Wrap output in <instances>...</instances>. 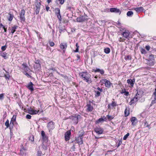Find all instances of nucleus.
<instances>
[{"label": "nucleus", "mask_w": 156, "mask_h": 156, "mask_svg": "<svg viewBox=\"0 0 156 156\" xmlns=\"http://www.w3.org/2000/svg\"><path fill=\"white\" fill-rule=\"evenodd\" d=\"M79 75L81 78L83 79V80L87 83H90L91 82V76L87 72H83L80 73Z\"/></svg>", "instance_id": "obj_1"}, {"label": "nucleus", "mask_w": 156, "mask_h": 156, "mask_svg": "<svg viewBox=\"0 0 156 156\" xmlns=\"http://www.w3.org/2000/svg\"><path fill=\"white\" fill-rule=\"evenodd\" d=\"M80 115H75L74 116H72L69 117V118L72 120L73 123L77 124L78 122V119L80 118Z\"/></svg>", "instance_id": "obj_2"}, {"label": "nucleus", "mask_w": 156, "mask_h": 156, "mask_svg": "<svg viewBox=\"0 0 156 156\" xmlns=\"http://www.w3.org/2000/svg\"><path fill=\"white\" fill-rule=\"evenodd\" d=\"M25 12L24 9H23L21 10L20 13V20L21 21L25 22Z\"/></svg>", "instance_id": "obj_3"}, {"label": "nucleus", "mask_w": 156, "mask_h": 156, "mask_svg": "<svg viewBox=\"0 0 156 156\" xmlns=\"http://www.w3.org/2000/svg\"><path fill=\"white\" fill-rule=\"evenodd\" d=\"M130 34V33L129 30H125L124 31L122 32V35L126 39H129V38L131 37L129 36Z\"/></svg>", "instance_id": "obj_4"}, {"label": "nucleus", "mask_w": 156, "mask_h": 156, "mask_svg": "<svg viewBox=\"0 0 156 156\" xmlns=\"http://www.w3.org/2000/svg\"><path fill=\"white\" fill-rule=\"evenodd\" d=\"M87 20V17L85 16H81L76 19V20L78 22H82Z\"/></svg>", "instance_id": "obj_5"}, {"label": "nucleus", "mask_w": 156, "mask_h": 156, "mask_svg": "<svg viewBox=\"0 0 156 156\" xmlns=\"http://www.w3.org/2000/svg\"><path fill=\"white\" fill-rule=\"evenodd\" d=\"M54 123L52 121H50L47 124V126L50 131V130L53 129L54 128Z\"/></svg>", "instance_id": "obj_6"}, {"label": "nucleus", "mask_w": 156, "mask_h": 156, "mask_svg": "<svg viewBox=\"0 0 156 156\" xmlns=\"http://www.w3.org/2000/svg\"><path fill=\"white\" fill-rule=\"evenodd\" d=\"M40 113L39 110H36L35 109H34L33 108H30V109L28 110V113L31 115H35L38 113Z\"/></svg>", "instance_id": "obj_7"}, {"label": "nucleus", "mask_w": 156, "mask_h": 156, "mask_svg": "<svg viewBox=\"0 0 156 156\" xmlns=\"http://www.w3.org/2000/svg\"><path fill=\"white\" fill-rule=\"evenodd\" d=\"M94 131L97 133L98 134H102L104 132L103 129L102 128L98 127L95 128Z\"/></svg>", "instance_id": "obj_8"}, {"label": "nucleus", "mask_w": 156, "mask_h": 156, "mask_svg": "<svg viewBox=\"0 0 156 156\" xmlns=\"http://www.w3.org/2000/svg\"><path fill=\"white\" fill-rule=\"evenodd\" d=\"M71 134L70 130L68 131L65 134V140L67 141L69 140L70 136Z\"/></svg>", "instance_id": "obj_9"}, {"label": "nucleus", "mask_w": 156, "mask_h": 156, "mask_svg": "<svg viewBox=\"0 0 156 156\" xmlns=\"http://www.w3.org/2000/svg\"><path fill=\"white\" fill-rule=\"evenodd\" d=\"M152 98H154V100H152L150 106L156 103V89H155V91L153 93Z\"/></svg>", "instance_id": "obj_10"}, {"label": "nucleus", "mask_w": 156, "mask_h": 156, "mask_svg": "<svg viewBox=\"0 0 156 156\" xmlns=\"http://www.w3.org/2000/svg\"><path fill=\"white\" fill-rule=\"evenodd\" d=\"M107 118L105 116H104L103 118H101L96 121V124H99L100 123L103 122L104 121H106Z\"/></svg>", "instance_id": "obj_11"}, {"label": "nucleus", "mask_w": 156, "mask_h": 156, "mask_svg": "<svg viewBox=\"0 0 156 156\" xmlns=\"http://www.w3.org/2000/svg\"><path fill=\"white\" fill-rule=\"evenodd\" d=\"M41 5L40 2H37L36 4L35 12L36 14H38L39 13Z\"/></svg>", "instance_id": "obj_12"}, {"label": "nucleus", "mask_w": 156, "mask_h": 156, "mask_svg": "<svg viewBox=\"0 0 156 156\" xmlns=\"http://www.w3.org/2000/svg\"><path fill=\"white\" fill-rule=\"evenodd\" d=\"M103 81L104 82H103V83H105V85L106 87H109L111 84H112V83H111L110 81L107 80L106 79H103Z\"/></svg>", "instance_id": "obj_13"}, {"label": "nucleus", "mask_w": 156, "mask_h": 156, "mask_svg": "<svg viewBox=\"0 0 156 156\" xmlns=\"http://www.w3.org/2000/svg\"><path fill=\"white\" fill-rule=\"evenodd\" d=\"M33 85V83L32 82H30L26 86V87L31 91H32L34 90Z\"/></svg>", "instance_id": "obj_14"}, {"label": "nucleus", "mask_w": 156, "mask_h": 156, "mask_svg": "<svg viewBox=\"0 0 156 156\" xmlns=\"http://www.w3.org/2000/svg\"><path fill=\"white\" fill-rule=\"evenodd\" d=\"M67 44L65 43H61L60 44V47L61 49H62L64 51H65L67 47Z\"/></svg>", "instance_id": "obj_15"}, {"label": "nucleus", "mask_w": 156, "mask_h": 156, "mask_svg": "<svg viewBox=\"0 0 156 156\" xmlns=\"http://www.w3.org/2000/svg\"><path fill=\"white\" fill-rule=\"evenodd\" d=\"M139 99L138 98L135 96V97L132 99L129 102V105H132V104L135 103Z\"/></svg>", "instance_id": "obj_16"}, {"label": "nucleus", "mask_w": 156, "mask_h": 156, "mask_svg": "<svg viewBox=\"0 0 156 156\" xmlns=\"http://www.w3.org/2000/svg\"><path fill=\"white\" fill-rule=\"evenodd\" d=\"M48 143L46 142H42L41 145L42 148L44 150H47L48 149Z\"/></svg>", "instance_id": "obj_17"}, {"label": "nucleus", "mask_w": 156, "mask_h": 156, "mask_svg": "<svg viewBox=\"0 0 156 156\" xmlns=\"http://www.w3.org/2000/svg\"><path fill=\"white\" fill-rule=\"evenodd\" d=\"M135 82V79H133L132 80L130 79H128L127 80V83L129 84H130L131 87H133V86Z\"/></svg>", "instance_id": "obj_18"}, {"label": "nucleus", "mask_w": 156, "mask_h": 156, "mask_svg": "<svg viewBox=\"0 0 156 156\" xmlns=\"http://www.w3.org/2000/svg\"><path fill=\"white\" fill-rule=\"evenodd\" d=\"M87 110L88 112H91L93 109V107L90 104H88L86 105Z\"/></svg>", "instance_id": "obj_19"}, {"label": "nucleus", "mask_w": 156, "mask_h": 156, "mask_svg": "<svg viewBox=\"0 0 156 156\" xmlns=\"http://www.w3.org/2000/svg\"><path fill=\"white\" fill-rule=\"evenodd\" d=\"M143 92L142 90H138L135 96L139 99L143 94Z\"/></svg>", "instance_id": "obj_20"}, {"label": "nucleus", "mask_w": 156, "mask_h": 156, "mask_svg": "<svg viewBox=\"0 0 156 156\" xmlns=\"http://www.w3.org/2000/svg\"><path fill=\"white\" fill-rule=\"evenodd\" d=\"M76 140L77 143L79 144H83V138L82 137H78L76 139Z\"/></svg>", "instance_id": "obj_21"}, {"label": "nucleus", "mask_w": 156, "mask_h": 156, "mask_svg": "<svg viewBox=\"0 0 156 156\" xmlns=\"http://www.w3.org/2000/svg\"><path fill=\"white\" fill-rule=\"evenodd\" d=\"M110 11L111 12H114L116 13L120 12L119 9L116 8H111L110 9Z\"/></svg>", "instance_id": "obj_22"}, {"label": "nucleus", "mask_w": 156, "mask_h": 156, "mask_svg": "<svg viewBox=\"0 0 156 156\" xmlns=\"http://www.w3.org/2000/svg\"><path fill=\"white\" fill-rule=\"evenodd\" d=\"M9 16L7 17V19L10 21H11L14 17V15L13 14H11V12H9Z\"/></svg>", "instance_id": "obj_23"}, {"label": "nucleus", "mask_w": 156, "mask_h": 156, "mask_svg": "<svg viewBox=\"0 0 156 156\" xmlns=\"http://www.w3.org/2000/svg\"><path fill=\"white\" fill-rule=\"evenodd\" d=\"M94 71L95 72H99L101 74L103 75L104 73V71L102 69H94Z\"/></svg>", "instance_id": "obj_24"}, {"label": "nucleus", "mask_w": 156, "mask_h": 156, "mask_svg": "<svg viewBox=\"0 0 156 156\" xmlns=\"http://www.w3.org/2000/svg\"><path fill=\"white\" fill-rule=\"evenodd\" d=\"M137 119L136 117H133L131 118V121L132 124L133 125H136Z\"/></svg>", "instance_id": "obj_25"}, {"label": "nucleus", "mask_w": 156, "mask_h": 156, "mask_svg": "<svg viewBox=\"0 0 156 156\" xmlns=\"http://www.w3.org/2000/svg\"><path fill=\"white\" fill-rule=\"evenodd\" d=\"M134 9L137 12H139L143 11L144 10V9L142 7H140L138 8H135Z\"/></svg>", "instance_id": "obj_26"}, {"label": "nucleus", "mask_w": 156, "mask_h": 156, "mask_svg": "<svg viewBox=\"0 0 156 156\" xmlns=\"http://www.w3.org/2000/svg\"><path fill=\"white\" fill-rule=\"evenodd\" d=\"M3 69L7 73V74H4V77H5L6 80H9L10 77V76L9 74V73L7 72L4 69Z\"/></svg>", "instance_id": "obj_27"}, {"label": "nucleus", "mask_w": 156, "mask_h": 156, "mask_svg": "<svg viewBox=\"0 0 156 156\" xmlns=\"http://www.w3.org/2000/svg\"><path fill=\"white\" fill-rule=\"evenodd\" d=\"M16 116L15 115H14L12 119L10 121V124H9V128H11V126H12V121H15L16 120Z\"/></svg>", "instance_id": "obj_28"}, {"label": "nucleus", "mask_w": 156, "mask_h": 156, "mask_svg": "<svg viewBox=\"0 0 156 156\" xmlns=\"http://www.w3.org/2000/svg\"><path fill=\"white\" fill-rule=\"evenodd\" d=\"M17 27L18 26L16 25H14V26L12 27L11 30V33L13 34L16 31V30L17 28Z\"/></svg>", "instance_id": "obj_29"}, {"label": "nucleus", "mask_w": 156, "mask_h": 156, "mask_svg": "<svg viewBox=\"0 0 156 156\" xmlns=\"http://www.w3.org/2000/svg\"><path fill=\"white\" fill-rule=\"evenodd\" d=\"M148 60L149 61H154V56L153 55H150L149 56V58L148 59Z\"/></svg>", "instance_id": "obj_30"}, {"label": "nucleus", "mask_w": 156, "mask_h": 156, "mask_svg": "<svg viewBox=\"0 0 156 156\" xmlns=\"http://www.w3.org/2000/svg\"><path fill=\"white\" fill-rule=\"evenodd\" d=\"M55 14L56 15H58L60 13V10L58 8H56L55 9Z\"/></svg>", "instance_id": "obj_31"}, {"label": "nucleus", "mask_w": 156, "mask_h": 156, "mask_svg": "<svg viewBox=\"0 0 156 156\" xmlns=\"http://www.w3.org/2000/svg\"><path fill=\"white\" fill-rule=\"evenodd\" d=\"M84 133V132L83 130H81L79 132V137H82V136L83 135Z\"/></svg>", "instance_id": "obj_32"}, {"label": "nucleus", "mask_w": 156, "mask_h": 156, "mask_svg": "<svg viewBox=\"0 0 156 156\" xmlns=\"http://www.w3.org/2000/svg\"><path fill=\"white\" fill-rule=\"evenodd\" d=\"M104 52L106 54H108L110 51V49L109 48H107L104 49Z\"/></svg>", "instance_id": "obj_33"}, {"label": "nucleus", "mask_w": 156, "mask_h": 156, "mask_svg": "<svg viewBox=\"0 0 156 156\" xmlns=\"http://www.w3.org/2000/svg\"><path fill=\"white\" fill-rule=\"evenodd\" d=\"M133 13V11H129L127 13L126 15L128 16H132Z\"/></svg>", "instance_id": "obj_34"}, {"label": "nucleus", "mask_w": 156, "mask_h": 156, "mask_svg": "<svg viewBox=\"0 0 156 156\" xmlns=\"http://www.w3.org/2000/svg\"><path fill=\"white\" fill-rule=\"evenodd\" d=\"M154 61H149V60H148V61L147 62V64H148V65H149L150 66L153 65L154 64Z\"/></svg>", "instance_id": "obj_35"}, {"label": "nucleus", "mask_w": 156, "mask_h": 156, "mask_svg": "<svg viewBox=\"0 0 156 156\" xmlns=\"http://www.w3.org/2000/svg\"><path fill=\"white\" fill-rule=\"evenodd\" d=\"M7 53L6 52H3L1 53V56L2 57L4 58L5 59L6 58V55Z\"/></svg>", "instance_id": "obj_36"}, {"label": "nucleus", "mask_w": 156, "mask_h": 156, "mask_svg": "<svg viewBox=\"0 0 156 156\" xmlns=\"http://www.w3.org/2000/svg\"><path fill=\"white\" fill-rule=\"evenodd\" d=\"M42 140H43V142H48V139L47 137H46V136H42Z\"/></svg>", "instance_id": "obj_37"}, {"label": "nucleus", "mask_w": 156, "mask_h": 156, "mask_svg": "<svg viewBox=\"0 0 156 156\" xmlns=\"http://www.w3.org/2000/svg\"><path fill=\"white\" fill-rule=\"evenodd\" d=\"M129 110L127 108L126 109L125 111V114L126 116H127L129 115Z\"/></svg>", "instance_id": "obj_38"}, {"label": "nucleus", "mask_w": 156, "mask_h": 156, "mask_svg": "<svg viewBox=\"0 0 156 156\" xmlns=\"http://www.w3.org/2000/svg\"><path fill=\"white\" fill-rule=\"evenodd\" d=\"M129 133H127L126 135H125L123 137V140H126L127 138L129 136Z\"/></svg>", "instance_id": "obj_39"}, {"label": "nucleus", "mask_w": 156, "mask_h": 156, "mask_svg": "<svg viewBox=\"0 0 156 156\" xmlns=\"http://www.w3.org/2000/svg\"><path fill=\"white\" fill-rule=\"evenodd\" d=\"M131 56L130 55H128L127 56H126L125 57V59L126 60L131 59Z\"/></svg>", "instance_id": "obj_40"}, {"label": "nucleus", "mask_w": 156, "mask_h": 156, "mask_svg": "<svg viewBox=\"0 0 156 156\" xmlns=\"http://www.w3.org/2000/svg\"><path fill=\"white\" fill-rule=\"evenodd\" d=\"M5 94H0V100H2L4 98V95Z\"/></svg>", "instance_id": "obj_41"}, {"label": "nucleus", "mask_w": 156, "mask_h": 156, "mask_svg": "<svg viewBox=\"0 0 156 156\" xmlns=\"http://www.w3.org/2000/svg\"><path fill=\"white\" fill-rule=\"evenodd\" d=\"M95 92L96 93L95 94V96L96 97H98L100 95V93L99 91H95Z\"/></svg>", "instance_id": "obj_42"}, {"label": "nucleus", "mask_w": 156, "mask_h": 156, "mask_svg": "<svg viewBox=\"0 0 156 156\" xmlns=\"http://www.w3.org/2000/svg\"><path fill=\"white\" fill-rule=\"evenodd\" d=\"M7 48V46L6 44L5 45L2 46L1 47V49L2 51H4Z\"/></svg>", "instance_id": "obj_43"}, {"label": "nucleus", "mask_w": 156, "mask_h": 156, "mask_svg": "<svg viewBox=\"0 0 156 156\" xmlns=\"http://www.w3.org/2000/svg\"><path fill=\"white\" fill-rule=\"evenodd\" d=\"M56 15L57 16L59 21H61L62 20V17L60 13L58 14V15Z\"/></svg>", "instance_id": "obj_44"}, {"label": "nucleus", "mask_w": 156, "mask_h": 156, "mask_svg": "<svg viewBox=\"0 0 156 156\" xmlns=\"http://www.w3.org/2000/svg\"><path fill=\"white\" fill-rule=\"evenodd\" d=\"M22 66H23L22 69L24 70V69H25V68L27 67V65L26 63H23L22 65Z\"/></svg>", "instance_id": "obj_45"}, {"label": "nucleus", "mask_w": 156, "mask_h": 156, "mask_svg": "<svg viewBox=\"0 0 156 156\" xmlns=\"http://www.w3.org/2000/svg\"><path fill=\"white\" fill-rule=\"evenodd\" d=\"M5 126H6L7 128H8L9 126V121L8 120H7L5 123Z\"/></svg>", "instance_id": "obj_46"}, {"label": "nucleus", "mask_w": 156, "mask_h": 156, "mask_svg": "<svg viewBox=\"0 0 156 156\" xmlns=\"http://www.w3.org/2000/svg\"><path fill=\"white\" fill-rule=\"evenodd\" d=\"M107 117L109 120H111L113 118L112 116L108 115H107Z\"/></svg>", "instance_id": "obj_47"}, {"label": "nucleus", "mask_w": 156, "mask_h": 156, "mask_svg": "<svg viewBox=\"0 0 156 156\" xmlns=\"http://www.w3.org/2000/svg\"><path fill=\"white\" fill-rule=\"evenodd\" d=\"M111 105L112 107H115L117 105L116 104V103L114 101H112V104H111Z\"/></svg>", "instance_id": "obj_48"}, {"label": "nucleus", "mask_w": 156, "mask_h": 156, "mask_svg": "<svg viewBox=\"0 0 156 156\" xmlns=\"http://www.w3.org/2000/svg\"><path fill=\"white\" fill-rule=\"evenodd\" d=\"M29 140L31 142L34 141V136H30Z\"/></svg>", "instance_id": "obj_49"}, {"label": "nucleus", "mask_w": 156, "mask_h": 156, "mask_svg": "<svg viewBox=\"0 0 156 156\" xmlns=\"http://www.w3.org/2000/svg\"><path fill=\"white\" fill-rule=\"evenodd\" d=\"M141 52L142 54H145L146 53V51L144 48H142L141 49Z\"/></svg>", "instance_id": "obj_50"}, {"label": "nucleus", "mask_w": 156, "mask_h": 156, "mask_svg": "<svg viewBox=\"0 0 156 156\" xmlns=\"http://www.w3.org/2000/svg\"><path fill=\"white\" fill-rule=\"evenodd\" d=\"M24 70H25V71L26 72L29 71L30 70V68H29L28 66H27V67H26L25 68V69H24Z\"/></svg>", "instance_id": "obj_51"}, {"label": "nucleus", "mask_w": 156, "mask_h": 156, "mask_svg": "<svg viewBox=\"0 0 156 156\" xmlns=\"http://www.w3.org/2000/svg\"><path fill=\"white\" fill-rule=\"evenodd\" d=\"M125 40L123 38L120 37L119 38V41L120 42H123Z\"/></svg>", "instance_id": "obj_52"}, {"label": "nucleus", "mask_w": 156, "mask_h": 156, "mask_svg": "<svg viewBox=\"0 0 156 156\" xmlns=\"http://www.w3.org/2000/svg\"><path fill=\"white\" fill-rule=\"evenodd\" d=\"M31 116L29 114H27V115L26 116V118L28 119H31Z\"/></svg>", "instance_id": "obj_53"}, {"label": "nucleus", "mask_w": 156, "mask_h": 156, "mask_svg": "<svg viewBox=\"0 0 156 156\" xmlns=\"http://www.w3.org/2000/svg\"><path fill=\"white\" fill-rule=\"evenodd\" d=\"M60 2V3L61 5H62L64 2L65 0H58Z\"/></svg>", "instance_id": "obj_54"}, {"label": "nucleus", "mask_w": 156, "mask_h": 156, "mask_svg": "<svg viewBox=\"0 0 156 156\" xmlns=\"http://www.w3.org/2000/svg\"><path fill=\"white\" fill-rule=\"evenodd\" d=\"M41 135L42 137L45 136L44 132L43 130H42L41 131Z\"/></svg>", "instance_id": "obj_55"}, {"label": "nucleus", "mask_w": 156, "mask_h": 156, "mask_svg": "<svg viewBox=\"0 0 156 156\" xmlns=\"http://www.w3.org/2000/svg\"><path fill=\"white\" fill-rule=\"evenodd\" d=\"M35 66L36 67V68H39L41 67V64L40 63L37 64Z\"/></svg>", "instance_id": "obj_56"}, {"label": "nucleus", "mask_w": 156, "mask_h": 156, "mask_svg": "<svg viewBox=\"0 0 156 156\" xmlns=\"http://www.w3.org/2000/svg\"><path fill=\"white\" fill-rule=\"evenodd\" d=\"M49 44L51 46H53L54 45V43L53 42H50Z\"/></svg>", "instance_id": "obj_57"}, {"label": "nucleus", "mask_w": 156, "mask_h": 156, "mask_svg": "<svg viewBox=\"0 0 156 156\" xmlns=\"http://www.w3.org/2000/svg\"><path fill=\"white\" fill-rule=\"evenodd\" d=\"M150 47L149 46H146L145 47L146 49L147 50L149 51L150 49Z\"/></svg>", "instance_id": "obj_58"}, {"label": "nucleus", "mask_w": 156, "mask_h": 156, "mask_svg": "<svg viewBox=\"0 0 156 156\" xmlns=\"http://www.w3.org/2000/svg\"><path fill=\"white\" fill-rule=\"evenodd\" d=\"M97 89L98 90H99L101 92L103 91V90L102 88H101L99 87H98L97 88Z\"/></svg>", "instance_id": "obj_59"}, {"label": "nucleus", "mask_w": 156, "mask_h": 156, "mask_svg": "<svg viewBox=\"0 0 156 156\" xmlns=\"http://www.w3.org/2000/svg\"><path fill=\"white\" fill-rule=\"evenodd\" d=\"M122 142L121 141H119L118 145L117 146V147H119V146L122 144Z\"/></svg>", "instance_id": "obj_60"}, {"label": "nucleus", "mask_w": 156, "mask_h": 156, "mask_svg": "<svg viewBox=\"0 0 156 156\" xmlns=\"http://www.w3.org/2000/svg\"><path fill=\"white\" fill-rule=\"evenodd\" d=\"M35 63L37 65L38 64H39L40 63V61L38 60H37L36 61H35Z\"/></svg>", "instance_id": "obj_61"}, {"label": "nucleus", "mask_w": 156, "mask_h": 156, "mask_svg": "<svg viewBox=\"0 0 156 156\" xmlns=\"http://www.w3.org/2000/svg\"><path fill=\"white\" fill-rule=\"evenodd\" d=\"M145 126H146V127H148L149 126V125L148 124V123H147V122H145Z\"/></svg>", "instance_id": "obj_62"}, {"label": "nucleus", "mask_w": 156, "mask_h": 156, "mask_svg": "<svg viewBox=\"0 0 156 156\" xmlns=\"http://www.w3.org/2000/svg\"><path fill=\"white\" fill-rule=\"evenodd\" d=\"M79 51V48H77L74 51V52H77Z\"/></svg>", "instance_id": "obj_63"}, {"label": "nucleus", "mask_w": 156, "mask_h": 156, "mask_svg": "<svg viewBox=\"0 0 156 156\" xmlns=\"http://www.w3.org/2000/svg\"><path fill=\"white\" fill-rule=\"evenodd\" d=\"M3 28L4 29L5 32H6L7 31V28H5V26L3 27Z\"/></svg>", "instance_id": "obj_64"}]
</instances>
